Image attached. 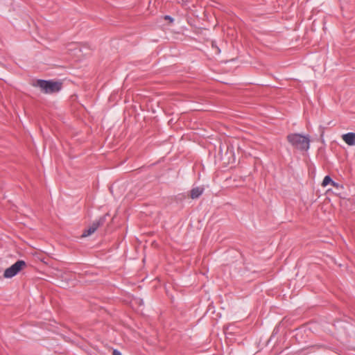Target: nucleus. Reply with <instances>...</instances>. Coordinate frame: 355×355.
I'll list each match as a JSON object with an SVG mask.
<instances>
[{
  "mask_svg": "<svg viewBox=\"0 0 355 355\" xmlns=\"http://www.w3.org/2000/svg\"><path fill=\"white\" fill-rule=\"evenodd\" d=\"M288 141L299 150H307L309 148L310 139L308 136L298 133H291L287 136Z\"/></svg>",
  "mask_w": 355,
  "mask_h": 355,
  "instance_id": "nucleus-1",
  "label": "nucleus"
},
{
  "mask_svg": "<svg viewBox=\"0 0 355 355\" xmlns=\"http://www.w3.org/2000/svg\"><path fill=\"white\" fill-rule=\"evenodd\" d=\"M33 85L40 87L41 91L45 94H53L61 90L62 83L60 81L39 79Z\"/></svg>",
  "mask_w": 355,
  "mask_h": 355,
  "instance_id": "nucleus-2",
  "label": "nucleus"
},
{
  "mask_svg": "<svg viewBox=\"0 0 355 355\" xmlns=\"http://www.w3.org/2000/svg\"><path fill=\"white\" fill-rule=\"evenodd\" d=\"M26 266V263L23 260H18L10 267L5 270L3 272L4 278H12L17 275Z\"/></svg>",
  "mask_w": 355,
  "mask_h": 355,
  "instance_id": "nucleus-3",
  "label": "nucleus"
},
{
  "mask_svg": "<svg viewBox=\"0 0 355 355\" xmlns=\"http://www.w3.org/2000/svg\"><path fill=\"white\" fill-rule=\"evenodd\" d=\"M342 138L343 141L348 144L349 146H354L355 145V133L354 132H348L343 135Z\"/></svg>",
  "mask_w": 355,
  "mask_h": 355,
  "instance_id": "nucleus-4",
  "label": "nucleus"
},
{
  "mask_svg": "<svg viewBox=\"0 0 355 355\" xmlns=\"http://www.w3.org/2000/svg\"><path fill=\"white\" fill-rule=\"evenodd\" d=\"M204 192V188L202 187H197L193 188L190 191V197L192 199L198 198Z\"/></svg>",
  "mask_w": 355,
  "mask_h": 355,
  "instance_id": "nucleus-5",
  "label": "nucleus"
},
{
  "mask_svg": "<svg viewBox=\"0 0 355 355\" xmlns=\"http://www.w3.org/2000/svg\"><path fill=\"white\" fill-rule=\"evenodd\" d=\"M105 218H106V216H101L98 219L94 221L91 225L93 226V227L97 230V229L100 226H101L104 224V223L105 222Z\"/></svg>",
  "mask_w": 355,
  "mask_h": 355,
  "instance_id": "nucleus-6",
  "label": "nucleus"
},
{
  "mask_svg": "<svg viewBox=\"0 0 355 355\" xmlns=\"http://www.w3.org/2000/svg\"><path fill=\"white\" fill-rule=\"evenodd\" d=\"M331 184L332 185L335 186L336 185V182H334L332 180V179L331 178L330 176L329 175H326L322 181V185L323 187H326L327 185H328L329 184Z\"/></svg>",
  "mask_w": 355,
  "mask_h": 355,
  "instance_id": "nucleus-7",
  "label": "nucleus"
},
{
  "mask_svg": "<svg viewBox=\"0 0 355 355\" xmlns=\"http://www.w3.org/2000/svg\"><path fill=\"white\" fill-rule=\"evenodd\" d=\"M93 233H94V231H92V230L89 227L88 229L85 230L83 234H82V237H87V236H90L91 234H92Z\"/></svg>",
  "mask_w": 355,
  "mask_h": 355,
  "instance_id": "nucleus-8",
  "label": "nucleus"
},
{
  "mask_svg": "<svg viewBox=\"0 0 355 355\" xmlns=\"http://www.w3.org/2000/svg\"><path fill=\"white\" fill-rule=\"evenodd\" d=\"M164 19H166V20H169L170 22H173V19L171 16H169V15H166L164 17Z\"/></svg>",
  "mask_w": 355,
  "mask_h": 355,
  "instance_id": "nucleus-9",
  "label": "nucleus"
},
{
  "mask_svg": "<svg viewBox=\"0 0 355 355\" xmlns=\"http://www.w3.org/2000/svg\"><path fill=\"white\" fill-rule=\"evenodd\" d=\"M90 227V228L92 230V231H94V232L96 231V230L95 228H94V227H93V226L90 225V227Z\"/></svg>",
  "mask_w": 355,
  "mask_h": 355,
  "instance_id": "nucleus-10",
  "label": "nucleus"
},
{
  "mask_svg": "<svg viewBox=\"0 0 355 355\" xmlns=\"http://www.w3.org/2000/svg\"><path fill=\"white\" fill-rule=\"evenodd\" d=\"M1 277V269L0 268V277Z\"/></svg>",
  "mask_w": 355,
  "mask_h": 355,
  "instance_id": "nucleus-11",
  "label": "nucleus"
}]
</instances>
